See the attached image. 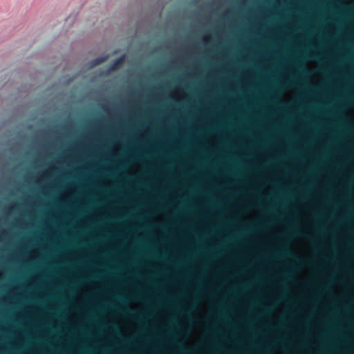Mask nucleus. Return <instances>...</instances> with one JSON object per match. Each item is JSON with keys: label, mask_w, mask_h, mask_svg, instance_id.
Here are the masks:
<instances>
[{"label": "nucleus", "mask_w": 354, "mask_h": 354, "mask_svg": "<svg viewBox=\"0 0 354 354\" xmlns=\"http://www.w3.org/2000/svg\"><path fill=\"white\" fill-rule=\"evenodd\" d=\"M107 57H108V56L105 55V56L100 57L93 59L90 67H93V66L103 62L104 61L106 60V59Z\"/></svg>", "instance_id": "f257e3e1"}, {"label": "nucleus", "mask_w": 354, "mask_h": 354, "mask_svg": "<svg viewBox=\"0 0 354 354\" xmlns=\"http://www.w3.org/2000/svg\"><path fill=\"white\" fill-rule=\"evenodd\" d=\"M124 56L122 55L118 58H117L113 64H112V66H111V70H115L118 66L124 61Z\"/></svg>", "instance_id": "f03ea898"}, {"label": "nucleus", "mask_w": 354, "mask_h": 354, "mask_svg": "<svg viewBox=\"0 0 354 354\" xmlns=\"http://www.w3.org/2000/svg\"><path fill=\"white\" fill-rule=\"evenodd\" d=\"M277 180L281 182L285 186H289L290 185V181L286 178H279Z\"/></svg>", "instance_id": "7ed1b4c3"}, {"label": "nucleus", "mask_w": 354, "mask_h": 354, "mask_svg": "<svg viewBox=\"0 0 354 354\" xmlns=\"http://www.w3.org/2000/svg\"><path fill=\"white\" fill-rule=\"evenodd\" d=\"M202 40L205 43V44H209L210 42V40H211V37L209 35H204L202 38Z\"/></svg>", "instance_id": "20e7f679"}, {"label": "nucleus", "mask_w": 354, "mask_h": 354, "mask_svg": "<svg viewBox=\"0 0 354 354\" xmlns=\"http://www.w3.org/2000/svg\"><path fill=\"white\" fill-rule=\"evenodd\" d=\"M327 32L331 35H333L335 34V28L334 26H329L327 29H326Z\"/></svg>", "instance_id": "39448f33"}, {"label": "nucleus", "mask_w": 354, "mask_h": 354, "mask_svg": "<svg viewBox=\"0 0 354 354\" xmlns=\"http://www.w3.org/2000/svg\"><path fill=\"white\" fill-rule=\"evenodd\" d=\"M279 97V94L277 92H274L273 95H271L270 99L272 100H275Z\"/></svg>", "instance_id": "423d86ee"}, {"label": "nucleus", "mask_w": 354, "mask_h": 354, "mask_svg": "<svg viewBox=\"0 0 354 354\" xmlns=\"http://www.w3.org/2000/svg\"><path fill=\"white\" fill-rule=\"evenodd\" d=\"M346 335L347 337H353V333L352 332H348V333H346Z\"/></svg>", "instance_id": "0eeeda50"}, {"label": "nucleus", "mask_w": 354, "mask_h": 354, "mask_svg": "<svg viewBox=\"0 0 354 354\" xmlns=\"http://www.w3.org/2000/svg\"><path fill=\"white\" fill-rule=\"evenodd\" d=\"M191 303H192V301L190 300L185 301V304H186V306H187V308L190 306Z\"/></svg>", "instance_id": "6e6552de"}, {"label": "nucleus", "mask_w": 354, "mask_h": 354, "mask_svg": "<svg viewBox=\"0 0 354 354\" xmlns=\"http://www.w3.org/2000/svg\"><path fill=\"white\" fill-rule=\"evenodd\" d=\"M264 221H270V216H266L264 218Z\"/></svg>", "instance_id": "1a4fd4ad"}, {"label": "nucleus", "mask_w": 354, "mask_h": 354, "mask_svg": "<svg viewBox=\"0 0 354 354\" xmlns=\"http://www.w3.org/2000/svg\"><path fill=\"white\" fill-rule=\"evenodd\" d=\"M104 301H106V302H109V301H111V298L110 297H106V298H105L104 299Z\"/></svg>", "instance_id": "9d476101"}, {"label": "nucleus", "mask_w": 354, "mask_h": 354, "mask_svg": "<svg viewBox=\"0 0 354 354\" xmlns=\"http://www.w3.org/2000/svg\"><path fill=\"white\" fill-rule=\"evenodd\" d=\"M31 309H33V310H39V308L38 307H36V306H32L30 307Z\"/></svg>", "instance_id": "9b49d317"}, {"label": "nucleus", "mask_w": 354, "mask_h": 354, "mask_svg": "<svg viewBox=\"0 0 354 354\" xmlns=\"http://www.w3.org/2000/svg\"><path fill=\"white\" fill-rule=\"evenodd\" d=\"M311 41H312V43H313V44H317V40H316V39H313Z\"/></svg>", "instance_id": "f8f14e48"}, {"label": "nucleus", "mask_w": 354, "mask_h": 354, "mask_svg": "<svg viewBox=\"0 0 354 354\" xmlns=\"http://www.w3.org/2000/svg\"><path fill=\"white\" fill-rule=\"evenodd\" d=\"M157 233H158V234L162 235V231H160V230H158V231H157Z\"/></svg>", "instance_id": "ddd939ff"}, {"label": "nucleus", "mask_w": 354, "mask_h": 354, "mask_svg": "<svg viewBox=\"0 0 354 354\" xmlns=\"http://www.w3.org/2000/svg\"><path fill=\"white\" fill-rule=\"evenodd\" d=\"M288 272H291V271H292V268H291L290 266H289V267L288 268Z\"/></svg>", "instance_id": "4468645a"}, {"label": "nucleus", "mask_w": 354, "mask_h": 354, "mask_svg": "<svg viewBox=\"0 0 354 354\" xmlns=\"http://www.w3.org/2000/svg\"><path fill=\"white\" fill-rule=\"evenodd\" d=\"M150 148H151V149H153H153H154V145H151L150 146Z\"/></svg>", "instance_id": "2eb2a0df"}, {"label": "nucleus", "mask_w": 354, "mask_h": 354, "mask_svg": "<svg viewBox=\"0 0 354 354\" xmlns=\"http://www.w3.org/2000/svg\"><path fill=\"white\" fill-rule=\"evenodd\" d=\"M36 279H37V277L32 278V279H31V281H35L36 280Z\"/></svg>", "instance_id": "dca6fc26"}, {"label": "nucleus", "mask_w": 354, "mask_h": 354, "mask_svg": "<svg viewBox=\"0 0 354 354\" xmlns=\"http://www.w3.org/2000/svg\"><path fill=\"white\" fill-rule=\"evenodd\" d=\"M147 313L148 315H151V312H149V311H147Z\"/></svg>", "instance_id": "f3484780"}, {"label": "nucleus", "mask_w": 354, "mask_h": 354, "mask_svg": "<svg viewBox=\"0 0 354 354\" xmlns=\"http://www.w3.org/2000/svg\"><path fill=\"white\" fill-rule=\"evenodd\" d=\"M65 199H66V198H65V197L62 198V201H65Z\"/></svg>", "instance_id": "a211bd4d"}, {"label": "nucleus", "mask_w": 354, "mask_h": 354, "mask_svg": "<svg viewBox=\"0 0 354 354\" xmlns=\"http://www.w3.org/2000/svg\"><path fill=\"white\" fill-rule=\"evenodd\" d=\"M2 274H3V272H2V270H0V277L1 276Z\"/></svg>", "instance_id": "6ab92c4d"}, {"label": "nucleus", "mask_w": 354, "mask_h": 354, "mask_svg": "<svg viewBox=\"0 0 354 354\" xmlns=\"http://www.w3.org/2000/svg\"><path fill=\"white\" fill-rule=\"evenodd\" d=\"M47 229L51 230V227H48Z\"/></svg>", "instance_id": "aec40b11"}]
</instances>
